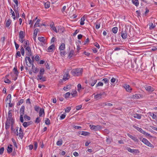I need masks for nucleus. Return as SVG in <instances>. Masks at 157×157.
I'll return each mask as SVG.
<instances>
[{"mask_svg": "<svg viewBox=\"0 0 157 157\" xmlns=\"http://www.w3.org/2000/svg\"><path fill=\"white\" fill-rule=\"evenodd\" d=\"M45 123L47 125H49L50 124V121L48 118H46Z\"/></svg>", "mask_w": 157, "mask_h": 157, "instance_id": "42", "label": "nucleus"}, {"mask_svg": "<svg viewBox=\"0 0 157 157\" xmlns=\"http://www.w3.org/2000/svg\"><path fill=\"white\" fill-rule=\"evenodd\" d=\"M90 127L91 129L94 130L95 131H99L102 128L101 126L99 125L95 126L94 125H90Z\"/></svg>", "mask_w": 157, "mask_h": 157, "instance_id": "4", "label": "nucleus"}, {"mask_svg": "<svg viewBox=\"0 0 157 157\" xmlns=\"http://www.w3.org/2000/svg\"><path fill=\"white\" fill-rule=\"evenodd\" d=\"M17 131V135H19V136L21 138V139L23 138L24 136L23 133L22 129L20 128L19 130V132L18 133V128L16 129Z\"/></svg>", "mask_w": 157, "mask_h": 157, "instance_id": "6", "label": "nucleus"}, {"mask_svg": "<svg viewBox=\"0 0 157 157\" xmlns=\"http://www.w3.org/2000/svg\"><path fill=\"white\" fill-rule=\"evenodd\" d=\"M25 51L26 52V55L29 56H32V53L31 48L29 46H27L25 48Z\"/></svg>", "mask_w": 157, "mask_h": 157, "instance_id": "7", "label": "nucleus"}, {"mask_svg": "<svg viewBox=\"0 0 157 157\" xmlns=\"http://www.w3.org/2000/svg\"><path fill=\"white\" fill-rule=\"evenodd\" d=\"M118 28L117 27H113L112 29V31L113 33L115 34L117 32Z\"/></svg>", "mask_w": 157, "mask_h": 157, "instance_id": "29", "label": "nucleus"}, {"mask_svg": "<svg viewBox=\"0 0 157 157\" xmlns=\"http://www.w3.org/2000/svg\"><path fill=\"white\" fill-rule=\"evenodd\" d=\"M23 102V100L21 99L19 101L18 103H17V105H20L21 104H22Z\"/></svg>", "mask_w": 157, "mask_h": 157, "instance_id": "53", "label": "nucleus"}, {"mask_svg": "<svg viewBox=\"0 0 157 157\" xmlns=\"http://www.w3.org/2000/svg\"><path fill=\"white\" fill-rule=\"evenodd\" d=\"M71 86V85H68L67 86H65L64 87L63 89L64 90H66L67 89H68L70 88Z\"/></svg>", "mask_w": 157, "mask_h": 157, "instance_id": "54", "label": "nucleus"}, {"mask_svg": "<svg viewBox=\"0 0 157 157\" xmlns=\"http://www.w3.org/2000/svg\"><path fill=\"white\" fill-rule=\"evenodd\" d=\"M71 108L70 107H67L65 110V112L66 113H68L71 110Z\"/></svg>", "mask_w": 157, "mask_h": 157, "instance_id": "52", "label": "nucleus"}, {"mask_svg": "<svg viewBox=\"0 0 157 157\" xmlns=\"http://www.w3.org/2000/svg\"><path fill=\"white\" fill-rule=\"evenodd\" d=\"M12 110L11 109L9 110L8 112V115L7 119V120L8 121H11V122H13V118H12V114L11 113Z\"/></svg>", "mask_w": 157, "mask_h": 157, "instance_id": "11", "label": "nucleus"}, {"mask_svg": "<svg viewBox=\"0 0 157 157\" xmlns=\"http://www.w3.org/2000/svg\"><path fill=\"white\" fill-rule=\"evenodd\" d=\"M25 36V33L23 31H20L19 33V41L23 43L24 41V38Z\"/></svg>", "mask_w": 157, "mask_h": 157, "instance_id": "2", "label": "nucleus"}, {"mask_svg": "<svg viewBox=\"0 0 157 157\" xmlns=\"http://www.w3.org/2000/svg\"><path fill=\"white\" fill-rule=\"evenodd\" d=\"M82 106L81 105L77 106L76 107V109L77 110H79L82 108Z\"/></svg>", "mask_w": 157, "mask_h": 157, "instance_id": "64", "label": "nucleus"}, {"mask_svg": "<svg viewBox=\"0 0 157 157\" xmlns=\"http://www.w3.org/2000/svg\"><path fill=\"white\" fill-rule=\"evenodd\" d=\"M9 103H8L9 105V106L10 107H12L13 105V103H11V100H9Z\"/></svg>", "mask_w": 157, "mask_h": 157, "instance_id": "62", "label": "nucleus"}, {"mask_svg": "<svg viewBox=\"0 0 157 157\" xmlns=\"http://www.w3.org/2000/svg\"><path fill=\"white\" fill-rule=\"evenodd\" d=\"M41 121V120L40 119V117H37L36 118L35 120V123H39Z\"/></svg>", "mask_w": 157, "mask_h": 157, "instance_id": "50", "label": "nucleus"}, {"mask_svg": "<svg viewBox=\"0 0 157 157\" xmlns=\"http://www.w3.org/2000/svg\"><path fill=\"white\" fill-rule=\"evenodd\" d=\"M133 117L135 118H136L138 119H140L141 117V115L137 113L134 114Z\"/></svg>", "mask_w": 157, "mask_h": 157, "instance_id": "27", "label": "nucleus"}, {"mask_svg": "<svg viewBox=\"0 0 157 157\" xmlns=\"http://www.w3.org/2000/svg\"><path fill=\"white\" fill-rule=\"evenodd\" d=\"M74 52L73 50H71L70 51V53H69L68 57L69 58H71L72 56L73 55Z\"/></svg>", "mask_w": 157, "mask_h": 157, "instance_id": "39", "label": "nucleus"}, {"mask_svg": "<svg viewBox=\"0 0 157 157\" xmlns=\"http://www.w3.org/2000/svg\"><path fill=\"white\" fill-rule=\"evenodd\" d=\"M103 104H104V106H106V105H107L109 106H112L113 105L111 103H103Z\"/></svg>", "mask_w": 157, "mask_h": 157, "instance_id": "60", "label": "nucleus"}, {"mask_svg": "<svg viewBox=\"0 0 157 157\" xmlns=\"http://www.w3.org/2000/svg\"><path fill=\"white\" fill-rule=\"evenodd\" d=\"M14 43L15 45L16 49L17 50L19 47V45L18 44H17L15 41H14Z\"/></svg>", "mask_w": 157, "mask_h": 157, "instance_id": "61", "label": "nucleus"}, {"mask_svg": "<svg viewBox=\"0 0 157 157\" xmlns=\"http://www.w3.org/2000/svg\"><path fill=\"white\" fill-rule=\"evenodd\" d=\"M140 94H136L134 95H133L132 98L133 99H136L139 98L140 97Z\"/></svg>", "mask_w": 157, "mask_h": 157, "instance_id": "21", "label": "nucleus"}, {"mask_svg": "<svg viewBox=\"0 0 157 157\" xmlns=\"http://www.w3.org/2000/svg\"><path fill=\"white\" fill-rule=\"evenodd\" d=\"M30 56H26L25 58V63L27 66H28V64H27L28 62L27 60H28L30 64H33V63L34 60H32L30 58Z\"/></svg>", "mask_w": 157, "mask_h": 157, "instance_id": "9", "label": "nucleus"}, {"mask_svg": "<svg viewBox=\"0 0 157 157\" xmlns=\"http://www.w3.org/2000/svg\"><path fill=\"white\" fill-rule=\"evenodd\" d=\"M34 149L36 150L37 147V143L36 142H35L34 143Z\"/></svg>", "mask_w": 157, "mask_h": 157, "instance_id": "56", "label": "nucleus"}, {"mask_svg": "<svg viewBox=\"0 0 157 157\" xmlns=\"http://www.w3.org/2000/svg\"><path fill=\"white\" fill-rule=\"evenodd\" d=\"M150 29L154 28L155 27V25H153L152 23H150L149 24Z\"/></svg>", "mask_w": 157, "mask_h": 157, "instance_id": "36", "label": "nucleus"}, {"mask_svg": "<svg viewBox=\"0 0 157 157\" xmlns=\"http://www.w3.org/2000/svg\"><path fill=\"white\" fill-rule=\"evenodd\" d=\"M65 48V44L64 43H62L59 48V49L60 51H63Z\"/></svg>", "mask_w": 157, "mask_h": 157, "instance_id": "23", "label": "nucleus"}, {"mask_svg": "<svg viewBox=\"0 0 157 157\" xmlns=\"http://www.w3.org/2000/svg\"><path fill=\"white\" fill-rule=\"evenodd\" d=\"M103 82H99L97 84H96V87H97L98 86H102L103 85Z\"/></svg>", "mask_w": 157, "mask_h": 157, "instance_id": "57", "label": "nucleus"}, {"mask_svg": "<svg viewBox=\"0 0 157 157\" xmlns=\"http://www.w3.org/2000/svg\"><path fill=\"white\" fill-rule=\"evenodd\" d=\"M104 94V93H100L99 94H97L95 95L94 96V98L95 99H97L98 98H101V96L103 95Z\"/></svg>", "mask_w": 157, "mask_h": 157, "instance_id": "25", "label": "nucleus"}, {"mask_svg": "<svg viewBox=\"0 0 157 157\" xmlns=\"http://www.w3.org/2000/svg\"><path fill=\"white\" fill-rule=\"evenodd\" d=\"M4 147H2L0 149V155H2L4 152Z\"/></svg>", "mask_w": 157, "mask_h": 157, "instance_id": "51", "label": "nucleus"}, {"mask_svg": "<svg viewBox=\"0 0 157 157\" xmlns=\"http://www.w3.org/2000/svg\"><path fill=\"white\" fill-rule=\"evenodd\" d=\"M20 120L21 122H22V123L23 122L24 119H23V115H20Z\"/></svg>", "mask_w": 157, "mask_h": 157, "instance_id": "59", "label": "nucleus"}, {"mask_svg": "<svg viewBox=\"0 0 157 157\" xmlns=\"http://www.w3.org/2000/svg\"><path fill=\"white\" fill-rule=\"evenodd\" d=\"M15 13L16 14V17L17 18H18L19 17V11H17L16 10V11H15Z\"/></svg>", "mask_w": 157, "mask_h": 157, "instance_id": "63", "label": "nucleus"}, {"mask_svg": "<svg viewBox=\"0 0 157 157\" xmlns=\"http://www.w3.org/2000/svg\"><path fill=\"white\" fill-rule=\"evenodd\" d=\"M133 127L136 129L138 131H139L141 133L144 134V135H146L147 136L149 137H151L152 136H151V135L147 132H146L145 131H144L142 128H140L138 127H137L135 125L133 126Z\"/></svg>", "mask_w": 157, "mask_h": 157, "instance_id": "3", "label": "nucleus"}, {"mask_svg": "<svg viewBox=\"0 0 157 157\" xmlns=\"http://www.w3.org/2000/svg\"><path fill=\"white\" fill-rule=\"evenodd\" d=\"M21 52V54L23 56H24V54L25 50L23 48V47L22 46L21 47V49L20 50Z\"/></svg>", "mask_w": 157, "mask_h": 157, "instance_id": "44", "label": "nucleus"}, {"mask_svg": "<svg viewBox=\"0 0 157 157\" xmlns=\"http://www.w3.org/2000/svg\"><path fill=\"white\" fill-rule=\"evenodd\" d=\"M70 77V76L69 75V72L68 71H66L65 72V74L63 76V79L64 80H66L68 79Z\"/></svg>", "mask_w": 157, "mask_h": 157, "instance_id": "14", "label": "nucleus"}, {"mask_svg": "<svg viewBox=\"0 0 157 157\" xmlns=\"http://www.w3.org/2000/svg\"><path fill=\"white\" fill-rule=\"evenodd\" d=\"M96 80H94L91 78L90 81L89 82V83L90 84L91 86H93L97 82Z\"/></svg>", "mask_w": 157, "mask_h": 157, "instance_id": "16", "label": "nucleus"}, {"mask_svg": "<svg viewBox=\"0 0 157 157\" xmlns=\"http://www.w3.org/2000/svg\"><path fill=\"white\" fill-rule=\"evenodd\" d=\"M32 123L33 122L32 121H30L28 122H25L23 123V125L25 127H26L32 124Z\"/></svg>", "mask_w": 157, "mask_h": 157, "instance_id": "17", "label": "nucleus"}, {"mask_svg": "<svg viewBox=\"0 0 157 157\" xmlns=\"http://www.w3.org/2000/svg\"><path fill=\"white\" fill-rule=\"evenodd\" d=\"M43 75L42 74H39L38 75H37V80H40L43 77Z\"/></svg>", "mask_w": 157, "mask_h": 157, "instance_id": "46", "label": "nucleus"}, {"mask_svg": "<svg viewBox=\"0 0 157 157\" xmlns=\"http://www.w3.org/2000/svg\"><path fill=\"white\" fill-rule=\"evenodd\" d=\"M81 134V135L86 136L89 135L90 133L82 131Z\"/></svg>", "mask_w": 157, "mask_h": 157, "instance_id": "30", "label": "nucleus"}, {"mask_svg": "<svg viewBox=\"0 0 157 157\" xmlns=\"http://www.w3.org/2000/svg\"><path fill=\"white\" fill-rule=\"evenodd\" d=\"M4 82L7 83H10L11 82V81L8 78H5L4 79Z\"/></svg>", "mask_w": 157, "mask_h": 157, "instance_id": "45", "label": "nucleus"}, {"mask_svg": "<svg viewBox=\"0 0 157 157\" xmlns=\"http://www.w3.org/2000/svg\"><path fill=\"white\" fill-rule=\"evenodd\" d=\"M44 69L43 68H40V70L39 74L43 75L44 72Z\"/></svg>", "mask_w": 157, "mask_h": 157, "instance_id": "40", "label": "nucleus"}, {"mask_svg": "<svg viewBox=\"0 0 157 157\" xmlns=\"http://www.w3.org/2000/svg\"><path fill=\"white\" fill-rule=\"evenodd\" d=\"M123 87L125 89L127 92L129 93L131 92V91L132 90V89L129 85L127 84H124Z\"/></svg>", "mask_w": 157, "mask_h": 157, "instance_id": "8", "label": "nucleus"}, {"mask_svg": "<svg viewBox=\"0 0 157 157\" xmlns=\"http://www.w3.org/2000/svg\"><path fill=\"white\" fill-rule=\"evenodd\" d=\"M102 81H104V82H105V84H107V83L108 84V83H109V80L107 78H104L102 80Z\"/></svg>", "mask_w": 157, "mask_h": 157, "instance_id": "49", "label": "nucleus"}, {"mask_svg": "<svg viewBox=\"0 0 157 157\" xmlns=\"http://www.w3.org/2000/svg\"><path fill=\"white\" fill-rule=\"evenodd\" d=\"M45 7L46 8H48L50 6V3L49 2H47L44 3Z\"/></svg>", "mask_w": 157, "mask_h": 157, "instance_id": "33", "label": "nucleus"}, {"mask_svg": "<svg viewBox=\"0 0 157 157\" xmlns=\"http://www.w3.org/2000/svg\"><path fill=\"white\" fill-rule=\"evenodd\" d=\"M132 2L136 6H138L139 2L138 0H132Z\"/></svg>", "mask_w": 157, "mask_h": 157, "instance_id": "26", "label": "nucleus"}, {"mask_svg": "<svg viewBox=\"0 0 157 157\" xmlns=\"http://www.w3.org/2000/svg\"><path fill=\"white\" fill-rule=\"evenodd\" d=\"M83 69L82 68H77L73 69L71 71V74L74 76H80L82 75Z\"/></svg>", "mask_w": 157, "mask_h": 157, "instance_id": "1", "label": "nucleus"}, {"mask_svg": "<svg viewBox=\"0 0 157 157\" xmlns=\"http://www.w3.org/2000/svg\"><path fill=\"white\" fill-rule=\"evenodd\" d=\"M127 135L129 136L131 139L132 140L135 142H138V140L136 137L130 135L129 134H127Z\"/></svg>", "mask_w": 157, "mask_h": 157, "instance_id": "15", "label": "nucleus"}, {"mask_svg": "<svg viewBox=\"0 0 157 157\" xmlns=\"http://www.w3.org/2000/svg\"><path fill=\"white\" fill-rule=\"evenodd\" d=\"M11 20L10 19H9L7 20L6 25V27H8L10 26L11 24Z\"/></svg>", "mask_w": 157, "mask_h": 157, "instance_id": "28", "label": "nucleus"}, {"mask_svg": "<svg viewBox=\"0 0 157 157\" xmlns=\"http://www.w3.org/2000/svg\"><path fill=\"white\" fill-rule=\"evenodd\" d=\"M66 52L63 51V50L62 51H61L60 52V54L62 56H64L66 55Z\"/></svg>", "mask_w": 157, "mask_h": 157, "instance_id": "47", "label": "nucleus"}, {"mask_svg": "<svg viewBox=\"0 0 157 157\" xmlns=\"http://www.w3.org/2000/svg\"><path fill=\"white\" fill-rule=\"evenodd\" d=\"M12 140L13 143V145H14V146L16 148H17V144H16V143L15 142V140L13 139V138H12Z\"/></svg>", "mask_w": 157, "mask_h": 157, "instance_id": "43", "label": "nucleus"}, {"mask_svg": "<svg viewBox=\"0 0 157 157\" xmlns=\"http://www.w3.org/2000/svg\"><path fill=\"white\" fill-rule=\"evenodd\" d=\"M38 39L40 41L43 43H44L45 41L44 37L42 36L39 37Z\"/></svg>", "mask_w": 157, "mask_h": 157, "instance_id": "31", "label": "nucleus"}, {"mask_svg": "<svg viewBox=\"0 0 157 157\" xmlns=\"http://www.w3.org/2000/svg\"><path fill=\"white\" fill-rule=\"evenodd\" d=\"M25 106H22L20 110V115H23L24 114Z\"/></svg>", "mask_w": 157, "mask_h": 157, "instance_id": "18", "label": "nucleus"}, {"mask_svg": "<svg viewBox=\"0 0 157 157\" xmlns=\"http://www.w3.org/2000/svg\"><path fill=\"white\" fill-rule=\"evenodd\" d=\"M24 118L25 121H29L31 119L30 117L27 115H25L24 117Z\"/></svg>", "mask_w": 157, "mask_h": 157, "instance_id": "35", "label": "nucleus"}, {"mask_svg": "<svg viewBox=\"0 0 157 157\" xmlns=\"http://www.w3.org/2000/svg\"><path fill=\"white\" fill-rule=\"evenodd\" d=\"M13 71H14V74L15 75H18L19 72L18 71V70L17 69V67H14L13 68Z\"/></svg>", "mask_w": 157, "mask_h": 157, "instance_id": "32", "label": "nucleus"}, {"mask_svg": "<svg viewBox=\"0 0 157 157\" xmlns=\"http://www.w3.org/2000/svg\"><path fill=\"white\" fill-rule=\"evenodd\" d=\"M141 141L143 142L144 144L151 147H154L153 145L151 144L145 138H143Z\"/></svg>", "mask_w": 157, "mask_h": 157, "instance_id": "5", "label": "nucleus"}, {"mask_svg": "<svg viewBox=\"0 0 157 157\" xmlns=\"http://www.w3.org/2000/svg\"><path fill=\"white\" fill-rule=\"evenodd\" d=\"M70 95L71 94L70 92H67L65 94L64 97L65 98H68L69 97Z\"/></svg>", "mask_w": 157, "mask_h": 157, "instance_id": "41", "label": "nucleus"}, {"mask_svg": "<svg viewBox=\"0 0 157 157\" xmlns=\"http://www.w3.org/2000/svg\"><path fill=\"white\" fill-rule=\"evenodd\" d=\"M63 143V140H58L57 141L56 144L58 146H60Z\"/></svg>", "mask_w": 157, "mask_h": 157, "instance_id": "37", "label": "nucleus"}, {"mask_svg": "<svg viewBox=\"0 0 157 157\" xmlns=\"http://www.w3.org/2000/svg\"><path fill=\"white\" fill-rule=\"evenodd\" d=\"M24 43L25 44L24 45V47L25 48H26V46H29V41L28 40H26L25 41Z\"/></svg>", "mask_w": 157, "mask_h": 157, "instance_id": "34", "label": "nucleus"}, {"mask_svg": "<svg viewBox=\"0 0 157 157\" xmlns=\"http://www.w3.org/2000/svg\"><path fill=\"white\" fill-rule=\"evenodd\" d=\"M34 109L36 111L38 112L39 109V107L38 106L36 105L34 107Z\"/></svg>", "mask_w": 157, "mask_h": 157, "instance_id": "58", "label": "nucleus"}, {"mask_svg": "<svg viewBox=\"0 0 157 157\" xmlns=\"http://www.w3.org/2000/svg\"><path fill=\"white\" fill-rule=\"evenodd\" d=\"M11 121L8 120H7L6 124V129H8L9 128L10 125Z\"/></svg>", "mask_w": 157, "mask_h": 157, "instance_id": "19", "label": "nucleus"}, {"mask_svg": "<svg viewBox=\"0 0 157 157\" xmlns=\"http://www.w3.org/2000/svg\"><path fill=\"white\" fill-rule=\"evenodd\" d=\"M33 71L34 73H36L39 71V69L37 67H35L34 70Z\"/></svg>", "mask_w": 157, "mask_h": 157, "instance_id": "55", "label": "nucleus"}, {"mask_svg": "<svg viewBox=\"0 0 157 157\" xmlns=\"http://www.w3.org/2000/svg\"><path fill=\"white\" fill-rule=\"evenodd\" d=\"M12 150H13V149H12V147H10L9 146L8 147L7 150V152L9 153H11L12 152Z\"/></svg>", "mask_w": 157, "mask_h": 157, "instance_id": "38", "label": "nucleus"}, {"mask_svg": "<svg viewBox=\"0 0 157 157\" xmlns=\"http://www.w3.org/2000/svg\"><path fill=\"white\" fill-rule=\"evenodd\" d=\"M127 149L128 151H129L132 153H136L137 151V150L134 149H131L129 147H127Z\"/></svg>", "mask_w": 157, "mask_h": 157, "instance_id": "20", "label": "nucleus"}, {"mask_svg": "<svg viewBox=\"0 0 157 157\" xmlns=\"http://www.w3.org/2000/svg\"><path fill=\"white\" fill-rule=\"evenodd\" d=\"M121 36L124 39H126L127 38V36L126 31L122 30L121 31Z\"/></svg>", "mask_w": 157, "mask_h": 157, "instance_id": "13", "label": "nucleus"}, {"mask_svg": "<svg viewBox=\"0 0 157 157\" xmlns=\"http://www.w3.org/2000/svg\"><path fill=\"white\" fill-rule=\"evenodd\" d=\"M55 46L53 44H52L48 48V52H52L53 51V49L55 48Z\"/></svg>", "mask_w": 157, "mask_h": 157, "instance_id": "22", "label": "nucleus"}, {"mask_svg": "<svg viewBox=\"0 0 157 157\" xmlns=\"http://www.w3.org/2000/svg\"><path fill=\"white\" fill-rule=\"evenodd\" d=\"M42 114L44 115V110L43 108H41L39 112V115L40 117H41Z\"/></svg>", "mask_w": 157, "mask_h": 157, "instance_id": "24", "label": "nucleus"}, {"mask_svg": "<svg viewBox=\"0 0 157 157\" xmlns=\"http://www.w3.org/2000/svg\"><path fill=\"white\" fill-rule=\"evenodd\" d=\"M11 95L10 94H9L6 98V101H7L9 99H10V100H11Z\"/></svg>", "mask_w": 157, "mask_h": 157, "instance_id": "48", "label": "nucleus"}, {"mask_svg": "<svg viewBox=\"0 0 157 157\" xmlns=\"http://www.w3.org/2000/svg\"><path fill=\"white\" fill-rule=\"evenodd\" d=\"M144 88L147 91L149 92H151L154 90V89L153 88L148 85H146L144 86Z\"/></svg>", "mask_w": 157, "mask_h": 157, "instance_id": "10", "label": "nucleus"}, {"mask_svg": "<svg viewBox=\"0 0 157 157\" xmlns=\"http://www.w3.org/2000/svg\"><path fill=\"white\" fill-rule=\"evenodd\" d=\"M50 27L52 29L55 31L56 33H57L59 32V27H58L57 28L58 29H56V27L54 26V24H51L50 25Z\"/></svg>", "mask_w": 157, "mask_h": 157, "instance_id": "12", "label": "nucleus"}]
</instances>
